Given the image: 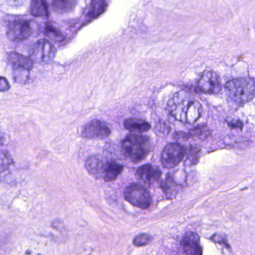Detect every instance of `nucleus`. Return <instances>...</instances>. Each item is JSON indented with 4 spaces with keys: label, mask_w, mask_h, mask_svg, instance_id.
<instances>
[{
    "label": "nucleus",
    "mask_w": 255,
    "mask_h": 255,
    "mask_svg": "<svg viewBox=\"0 0 255 255\" xmlns=\"http://www.w3.org/2000/svg\"><path fill=\"white\" fill-rule=\"evenodd\" d=\"M49 5L46 0H31L30 14L35 17L45 16L48 19L49 16Z\"/></svg>",
    "instance_id": "f8f14e48"
},
{
    "label": "nucleus",
    "mask_w": 255,
    "mask_h": 255,
    "mask_svg": "<svg viewBox=\"0 0 255 255\" xmlns=\"http://www.w3.org/2000/svg\"><path fill=\"white\" fill-rule=\"evenodd\" d=\"M196 84L193 91L197 94L217 95L223 88L221 77L213 71H203Z\"/></svg>",
    "instance_id": "39448f33"
},
{
    "label": "nucleus",
    "mask_w": 255,
    "mask_h": 255,
    "mask_svg": "<svg viewBox=\"0 0 255 255\" xmlns=\"http://www.w3.org/2000/svg\"><path fill=\"white\" fill-rule=\"evenodd\" d=\"M151 238L146 233H139L136 235L133 239V244L137 247H141L147 245L151 241Z\"/></svg>",
    "instance_id": "f3484780"
},
{
    "label": "nucleus",
    "mask_w": 255,
    "mask_h": 255,
    "mask_svg": "<svg viewBox=\"0 0 255 255\" xmlns=\"http://www.w3.org/2000/svg\"><path fill=\"white\" fill-rule=\"evenodd\" d=\"M123 125L126 129L140 132H146L151 128L150 124L142 119L127 118L124 121Z\"/></svg>",
    "instance_id": "9d476101"
},
{
    "label": "nucleus",
    "mask_w": 255,
    "mask_h": 255,
    "mask_svg": "<svg viewBox=\"0 0 255 255\" xmlns=\"http://www.w3.org/2000/svg\"><path fill=\"white\" fill-rule=\"evenodd\" d=\"M124 199L132 205L147 209L152 203V196L143 186L132 182L126 186L123 192Z\"/></svg>",
    "instance_id": "20e7f679"
},
{
    "label": "nucleus",
    "mask_w": 255,
    "mask_h": 255,
    "mask_svg": "<svg viewBox=\"0 0 255 255\" xmlns=\"http://www.w3.org/2000/svg\"><path fill=\"white\" fill-rule=\"evenodd\" d=\"M48 41L44 38L37 40L29 49L28 56L20 53L12 52L8 56L13 70V80L14 82L22 84H26L29 79V72L33 66V60L31 58L41 54V59L43 60V52L46 44Z\"/></svg>",
    "instance_id": "f257e3e1"
},
{
    "label": "nucleus",
    "mask_w": 255,
    "mask_h": 255,
    "mask_svg": "<svg viewBox=\"0 0 255 255\" xmlns=\"http://www.w3.org/2000/svg\"><path fill=\"white\" fill-rule=\"evenodd\" d=\"M30 20H14L8 25L9 29L15 27L16 25H19V35L22 38L28 37L31 33V29L29 25Z\"/></svg>",
    "instance_id": "4468645a"
},
{
    "label": "nucleus",
    "mask_w": 255,
    "mask_h": 255,
    "mask_svg": "<svg viewBox=\"0 0 255 255\" xmlns=\"http://www.w3.org/2000/svg\"><path fill=\"white\" fill-rule=\"evenodd\" d=\"M210 240H212L215 243H219L220 244H227L226 240L221 237L220 235L215 233L212 235L210 238Z\"/></svg>",
    "instance_id": "4be33fe9"
},
{
    "label": "nucleus",
    "mask_w": 255,
    "mask_h": 255,
    "mask_svg": "<svg viewBox=\"0 0 255 255\" xmlns=\"http://www.w3.org/2000/svg\"><path fill=\"white\" fill-rule=\"evenodd\" d=\"M200 150V147L198 144H190L188 147L177 141L168 142L162 150L161 162L165 168H174L188 154L195 156Z\"/></svg>",
    "instance_id": "7ed1b4c3"
},
{
    "label": "nucleus",
    "mask_w": 255,
    "mask_h": 255,
    "mask_svg": "<svg viewBox=\"0 0 255 255\" xmlns=\"http://www.w3.org/2000/svg\"><path fill=\"white\" fill-rule=\"evenodd\" d=\"M76 3V0H52V4L62 8L72 7Z\"/></svg>",
    "instance_id": "6ab92c4d"
},
{
    "label": "nucleus",
    "mask_w": 255,
    "mask_h": 255,
    "mask_svg": "<svg viewBox=\"0 0 255 255\" xmlns=\"http://www.w3.org/2000/svg\"><path fill=\"white\" fill-rule=\"evenodd\" d=\"M179 246L186 255H202L203 248L200 244V237L196 232H186L179 241Z\"/></svg>",
    "instance_id": "0eeeda50"
},
{
    "label": "nucleus",
    "mask_w": 255,
    "mask_h": 255,
    "mask_svg": "<svg viewBox=\"0 0 255 255\" xmlns=\"http://www.w3.org/2000/svg\"><path fill=\"white\" fill-rule=\"evenodd\" d=\"M177 185V183L175 181L173 175L170 172L166 174L165 180H161L159 183V187L166 196L170 193L171 188Z\"/></svg>",
    "instance_id": "dca6fc26"
},
{
    "label": "nucleus",
    "mask_w": 255,
    "mask_h": 255,
    "mask_svg": "<svg viewBox=\"0 0 255 255\" xmlns=\"http://www.w3.org/2000/svg\"><path fill=\"white\" fill-rule=\"evenodd\" d=\"M108 5L106 0H91L86 16L89 18H96L105 12Z\"/></svg>",
    "instance_id": "ddd939ff"
},
{
    "label": "nucleus",
    "mask_w": 255,
    "mask_h": 255,
    "mask_svg": "<svg viewBox=\"0 0 255 255\" xmlns=\"http://www.w3.org/2000/svg\"><path fill=\"white\" fill-rule=\"evenodd\" d=\"M194 103V101L193 100H190L188 101L186 107H187V111L189 110L190 107Z\"/></svg>",
    "instance_id": "b1692460"
},
{
    "label": "nucleus",
    "mask_w": 255,
    "mask_h": 255,
    "mask_svg": "<svg viewBox=\"0 0 255 255\" xmlns=\"http://www.w3.org/2000/svg\"><path fill=\"white\" fill-rule=\"evenodd\" d=\"M10 88L7 80L4 77L0 76V92H5Z\"/></svg>",
    "instance_id": "412c9836"
},
{
    "label": "nucleus",
    "mask_w": 255,
    "mask_h": 255,
    "mask_svg": "<svg viewBox=\"0 0 255 255\" xmlns=\"http://www.w3.org/2000/svg\"><path fill=\"white\" fill-rule=\"evenodd\" d=\"M162 172L158 167H154L150 163H145L139 166L135 175L139 179L144 181L150 185L154 181L159 180Z\"/></svg>",
    "instance_id": "1a4fd4ad"
},
{
    "label": "nucleus",
    "mask_w": 255,
    "mask_h": 255,
    "mask_svg": "<svg viewBox=\"0 0 255 255\" xmlns=\"http://www.w3.org/2000/svg\"><path fill=\"white\" fill-rule=\"evenodd\" d=\"M124 165L119 164L115 160L107 161L103 166V172L105 174L106 181L115 179L123 170Z\"/></svg>",
    "instance_id": "9b49d317"
},
{
    "label": "nucleus",
    "mask_w": 255,
    "mask_h": 255,
    "mask_svg": "<svg viewBox=\"0 0 255 255\" xmlns=\"http://www.w3.org/2000/svg\"><path fill=\"white\" fill-rule=\"evenodd\" d=\"M110 133L111 130L107 123L99 120L91 121L84 127L82 132V136L88 138L107 136Z\"/></svg>",
    "instance_id": "6e6552de"
},
{
    "label": "nucleus",
    "mask_w": 255,
    "mask_h": 255,
    "mask_svg": "<svg viewBox=\"0 0 255 255\" xmlns=\"http://www.w3.org/2000/svg\"><path fill=\"white\" fill-rule=\"evenodd\" d=\"M25 254L26 255H30L31 254V252L29 251H26L25 252Z\"/></svg>",
    "instance_id": "393cba45"
},
{
    "label": "nucleus",
    "mask_w": 255,
    "mask_h": 255,
    "mask_svg": "<svg viewBox=\"0 0 255 255\" xmlns=\"http://www.w3.org/2000/svg\"><path fill=\"white\" fill-rule=\"evenodd\" d=\"M228 97L239 106L249 101L248 94L242 80L237 78L228 80L224 85Z\"/></svg>",
    "instance_id": "423d86ee"
},
{
    "label": "nucleus",
    "mask_w": 255,
    "mask_h": 255,
    "mask_svg": "<svg viewBox=\"0 0 255 255\" xmlns=\"http://www.w3.org/2000/svg\"><path fill=\"white\" fill-rule=\"evenodd\" d=\"M121 145L123 154L135 163L144 159L152 148L150 137L146 135H126Z\"/></svg>",
    "instance_id": "f03ea898"
},
{
    "label": "nucleus",
    "mask_w": 255,
    "mask_h": 255,
    "mask_svg": "<svg viewBox=\"0 0 255 255\" xmlns=\"http://www.w3.org/2000/svg\"><path fill=\"white\" fill-rule=\"evenodd\" d=\"M44 33L45 35L52 34L55 37L62 36L60 29L55 27L50 21L46 22L44 28Z\"/></svg>",
    "instance_id": "a211bd4d"
},
{
    "label": "nucleus",
    "mask_w": 255,
    "mask_h": 255,
    "mask_svg": "<svg viewBox=\"0 0 255 255\" xmlns=\"http://www.w3.org/2000/svg\"><path fill=\"white\" fill-rule=\"evenodd\" d=\"M228 126L231 129L239 128L240 130H242L244 127V123L240 119L236 120H232L228 122Z\"/></svg>",
    "instance_id": "aec40b11"
},
{
    "label": "nucleus",
    "mask_w": 255,
    "mask_h": 255,
    "mask_svg": "<svg viewBox=\"0 0 255 255\" xmlns=\"http://www.w3.org/2000/svg\"><path fill=\"white\" fill-rule=\"evenodd\" d=\"M14 161L7 150L0 151V173L7 170L10 165H13Z\"/></svg>",
    "instance_id": "2eb2a0df"
},
{
    "label": "nucleus",
    "mask_w": 255,
    "mask_h": 255,
    "mask_svg": "<svg viewBox=\"0 0 255 255\" xmlns=\"http://www.w3.org/2000/svg\"><path fill=\"white\" fill-rule=\"evenodd\" d=\"M5 140V136L3 133H0V144L2 145Z\"/></svg>",
    "instance_id": "5701e85b"
}]
</instances>
